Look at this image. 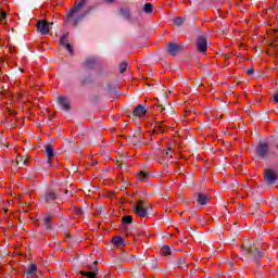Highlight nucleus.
Returning a JSON list of instances; mask_svg holds the SVG:
<instances>
[{"label": "nucleus", "instance_id": "obj_1", "mask_svg": "<svg viewBox=\"0 0 278 278\" xmlns=\"http://www.w3.org/2000/svg\"><path fill=\"white\" fill-rule=\"evenodd\" d=\"M87 3H88V0H80L78 2H75L72 10L67 13V18H72V23H73L74 27H77V25H79V23H81V21H84V18H86V16H88V14H90V12H92V10H94V7H89L83 14L75 15Z\"/></svg>", "mask_w": 278, "mask_h": 278}, {"label": "nucleus", "instance_id": "obj_2", "mask_svg": "<svg viewBox=\"0 0 278 278\" xmlns=\"http://www.w3.org/2000/svg\"><path fill=\"white\" fill-rule=\"evenodd\" d=\"M254 155L256 160H263L264 162L269 160L270 155H274V157H278V143L276 144L275 150L270 152V146L268 144V142L260 140L258 144L254 150Z\"/></svg>", "mask_w": 278, "mask_h": 278}, {"label": "nucleus", "instance_id": "obj_3", "mask_svg": "<svg viewBox=\"0 0 278 278\" xmlns=\"http://www.w3.org/2000/svg\"><path fill=\"white\" fill-rule=\"evenodd\" d=\"M243 250L252 257L254 264L260 266V262H262V257H264V252L260 251L255 244L250 245L249 248H243Z\"/></svg>", "mask_w": 278, "mask_h": 278}, {"label": "nucleus", "instance_id": "obj_4", "mask_svg": "<svg viewBox=\"0 0 278 278\" xmlns=\"http://www.w3.org/2000/svg\"><path fill=\"white\" fill-rule=\"evenodd\" d=\"M134 212L135 214H137V216H140L141 218H147L149 216V206L147 205V202L140 200L137 205H135Z\"/></svg>", "mask_w": 278, "mask_h": 278}, {"label": "nucleus", "instance_id": "obj_5", "mask_svg": "<svg viewBox=\"0 0 278 278\" xmlns=\"http://www.w3.org/2000/svg\"><path fill=\"white\" fill-rule=\"evenodd\" d=\"M50 25H53V23H49L47 20H39L37 22V31H39L41 36H47L49 31H51Z\"/></svg>", "mask_w": 278, "mask_h": 278}, {"label": "nucleus", "instance_id": "obj_6", "mask_svg": "<svg viewBox=\"0 0 278 278\" xmlns=\"http://www.w3.org/2000/svg\"><path fill=\"white\" fill-rule=\"evenodd\" d=\"M166 47H167V53H169V55H173V56L177 55L179 51H184V45L181 43L168 42Z\"/></svg>", "mask_w": 278, "mask_h": 278}, {"label": "nucleus", "instance_id": "obj_7", "mask_svg": "<svg viewBox=\"0 0 278 278\" xmlns=\"http://www.w3.org/2000/svg\"><path fill=\"white\" fill-rule=\"evenodd\" d=\"M197 49L200 53H205L207 51V38L200 35L197 40Z\"/></svg>", "mask_w": 278, "mask_h": 278}, {"label": "nucleus", "instance_id": "obj_8", "mask_svg": "<svg viewBox=\"0 0 278 278\" xmlns=\"http://www.w3.org/2000/svg\"><path fill=\"white\" fill-rule=\"evenodd\" d=\"M128 140L130 144H135V147H137V144L142 142V132H140V130H135L132 135L128 136Z\"/></svg>", "mask_w": 278, "mask_h": 278}, {"label": "nucleus", "instance_id": "obj_9", "mask_svg": "<svg viewBox=\"0 0 278 278\" xmlns=\"http://www.w3.org/2000/svg\"><path fill=\"white\" fill-rule=\"evenodd\" d=\"M89 270L91 271L80 270L79 274L83 277L97 278V274L99 273V268H97V265H93V264L89 265Z\"/></svg>", "mask_w": 278, "mask_h": 278}, {"label": "nucleus", "instance_id": "obj_10", "mask_svg": "<svg viewBox=\"0 0 278 278\" xmlns=\"http://www.w3.org/2000/svg\"><path fill=\"white\" fill-rule=\"evenodd\" d=\"M58 104L61 105V109L64 112H71V100H68L66 97L64 96L59 97Z\"/></svg>", "mask_w": 278, "mask_h": 278}, {"label": "nucleus", "instance_id": "obj_11", "mask_svg": "<svg viewBox=\"0 0 278 278\" xmlns=\"http://www.w3.org/2000/svg\"><path fill=\"white\" fill-rule=\"evenodd\" d=\"M264 180L268 185L277 184V176L273 173V169H266L264 173Z\"/></svg>", "mask_w": 278, "mask_h": 278}, {"label": "nucleus", "instance_id": "obj_12", "mask_svg": "<svg viewBox=\"0 0 278 278\" xmlns=\"http://www.w3.org/2000/svg\"><path fill=\"white\" fill-rule=\"evenodd\" d=\"M119 14H121V16H123V18H126V21H129V18H130V25L138 23V17H131L129 10H127L125 8L119 9Z\"/></svg>", "mask_w": 278, "mask_h": 278}, {"label": "nucleus", "instance_id": "obj_13", "mask_svg": "<svg viewBox=\"0 0 278 278\" xmlns=\"http://www.w3.org/2000/svg\"><path fill=\"white\" fill-rule=\"evenodd\" d=\"M60 46L65 47L68 53H73V46L68 43V33L62 35V37L60 38Z\"/></svg>", "mask_w": 278, "mask_h": 278}, {"label": "nucleus", "instance_id": "obj_14", "mask_svg": "<svg viewBox=\"0 0 278 278\" xmlns=\"http://www.w3.org/2000/svg\"><path fill=\"white\" fill-rule=\"evenodd\" d=\"M58 199V193L53 191H47L45 195H41V201L45 203H53Z\"/></svg>", "mask_w": 278, "mask_h": 278}, {"label": "nucleus", "instance_id": "obj_15", "mask_svg": "<svg viewBox=\"0 0 278 278\" xmlns=\"http://www.w3.org/2000/svg\"><path fill=\"white\" fill-rule=\"evenodd\" d=\"M144 114H147V106L142 104L137 105L132 111L134 116L142 117Z\"/></svg>", "mask_w": 278, "mask_h": 278}, {"label": "nucleus", "instance_id": "obj_16", "mask_svg": "<svg viewBox=\"0 0 278 278\" xmlns=\"http://www.w3.org/2000/svg\"><path fill=\"white\" fill-rule=\"evenodd\" d=\"M17 166H29V157L18 154L15 160Z\"/></svg>", "mask_w": 278, "mask_h": 278}, {"label": "nucleus", "instance_id": "obj_17", "mask_svg": "<svg viewBox=\"0 0 278 278\" xmlns=\"http://www.w3.org/2000/svg\"><path fill=\"white\" fill-rule=\"evenodd\" d=\"M111 242L114 247H125L127 244V241H125L121 236L113 237Z\"/></svg>", "mask_w": 278, "mask_h": 278}, {"label": "nucleus", "instance_id": "obj_18", "mask_svg": "<svg viewBox=\"0 0 278 278\" xmlns=\"http://www.w3.org/2000/svg\"><path fill=\"white\" fill-rule=\"evenodd\" d=\"M96 65H97V59L94 56H89L84 62L85 68H94Z\"/></svg>", "mask_w": 278, "mask_h": 278}, {"label": "nucleus", "instance_id": "obj_19", "mask_svg": "<svg viewBox=\"0 0 278 278\" xmlns=\"http://www.w3.org/2000/svg\"><path fill=\"white\" fill-rule=\"evenodd\" d=\"M46 149V155L48 157V164H51V157H54L55 153L53 152V147L51 144H47L45 147Z\"/></svg>", "mask_w": 278, "mask_h": 278}, {"label": "nucleus", "instance_id": "obj_20", "mask_svg": "<svg viewBox=\"0 0 278 278\" xmlns=\"http://www.w3.org/2000/svg\"><path fill=\"white\" fill-rule=\"evenodd\" d=\"M36 273H38V266H36V264H30L25 270V275H27V277H31L36 275Z\"/></svg>", "mask_w": 278, "mask_h": 278}, {"label": "nucleus", "instance_id": "obj_21", "mask_svg": "<svg viewBox=\"0 0 278 278\" xmlns=\"http://www.w3.org/2000/svg\"><path fill=\"white\" fill-rule=\"evenodd\" d=\"M197 201L199 205H207V194L199 192Z\"/></svg>", "mask_w": 278, "mask_h": 278}, {"label": "nucleus", "instance_id": "obj_22", "mask_svg": "<svg viewBox=\"0 0 278 278\" xmlns=\"http://www.w3.org/2000/svg\"><path fill=\"white\" fill-rule=\"evenodd\" d=\"M53 218V215L51 213H47L46 216L43 217V225L46 229H51V220Z\"/></svg>", "mask_w": 278, "mask_h": 278}, {"label": "nucleus", "instance_id": "obj_23", "mask_svg": "<svg viewBox=\"0 0 278 278\" xmlns=\"http://www.w3.org/2000/svg\"><path fill=\"white\" fill-rule=\"evenodd\" d=\"M178 268H181L182 270H185V268H188V263H186V258H178L176 262Z\"/></svg>", "mask_w": 278, "mask_h": 278}, {"label": "nucleus", "instance_id": "obj_24", "mask_svg": "<svg viewBox=\"0 0 278 278\" xmlns=\"http://www.w3.org/2000/svg\"><path fill=\"white\" fill-rule=\"evenodd\" d=\"M184 23H186V17L178 16L174 18V25H176L177 27H181Z\"/></svg>", "mask_w": 278, "mask_h": 278}, {"label": "nucleus", "instance_id": "obj_25", "mask_svg": "<svg viewBox=\"0 0 278 278\" xmlns=\"http://www.w3.org/2000/svg\"><path fill=\"white\" fill-rule=\"evenodd\" d=\"M170 253H172L170 247H168V245H163V247L161 248V254H162V255L167 256V255H170Z\"/></svg>", "mask_w": 278, "mask_h": 278}, {"label": "nucleus", "instance_id": "obj_26", "mask_svg": "<svg viewBox=\"0 0 278 278\" xmlns=\"http://www.w3.org/2000/svg\"><path fill=\"white\" fill-rule=\"evenodd\" d=\"M143 12H146V14H151L153 12V4L146 3L143 5Z\"/></svg>", "mask_w": 278, "mask_h": 278}, {"label": "nucleus", "instance_id": "obj_27", "mask_svg": "<svg viewBox=\"0 0 278 278\" xmlns=\"http://www.w3.org/2000/svg\"><path fill=\"white\" fill-rule=\"evenodd\" d=\"M122 223H123L124 225H131V223H134V217H131V216H129V215L124 216V217L122 218Z\"/></svg>", "mask_w": 278, "mask_h": 278}, {"label": "nucleus", "instance_id": "obj_28", "mask_svg": "<svg viewBox=\"0 0 278 278\" xmlns=\"http://www.w3.org/2000/svg\"><path fill=\"white\" fill-rule=\"evenodd\" d=\"M138 179L139 181H147V179H149V175L144 172H140L139 175H138Z\"/></svg>", "mask_w": 278, "mask_h": 278}, {"label": "nucleus", "instance_id": "obj_29", "mask_svg": "<svg viewBox=\"0 0 278 278\" xmlns=\"http://www.w3.org/2000/svg\"><path fill=\"white\" fill-rule=\"evenodd\" d=\"M127 66H129V63H127L126 61H124L123 63H121L119 65V73H125V71H127Z\"/></svg>", "mask_w": 278, "mask_h": 278}, {"label": "nucleus", "instance_id": "obj_30", "mask_svg": "<svg viewBox=\"0 0 278 278\" xmlns=\"http://www.w3.org/2000/svg\"><path fill=\"white\" fill-rule=\"evenodd\" d=\"M5 18H8V13L5 12H0V25L4 24Z\"/></svg>", "mask_w": 278, "mask_h": 278}, {"label": "nucleus", "instance_id": "obj_31", "mask_svg": "<svg viewBox=\"0 0 278 278\" xmlns=\"http://www.w3.org/2000/svg\"><path fill=\"white\" fill-rule=\"evenodd\" d=\"M76 216H84L86 214V208L78 207L75 210Z\"/></svg>", "mask_w": 278, "mask_h": 278}, {"label": "nucleus", "instance_id": "obj_32", "mask_svg": "<svg viewBox=\"0 0 278 278\" xmlns=\"http://www.w3.org/2000/svg\"><path fill=\"white\" fill-rule=\"evenodd\" d=\"M125 160H127V156H122L121 161H116L117 163L121 162V164H117L118 168H123V164H125Z\"/></svg>", "mask_w": 278, "mask_h": 278}, {"label": "nucleus", "instance_id": "obj_33", "mask_svg": "<svg viewBox=\"0 0 278 278\" xmlns=\"http://www.w3.org/2000/svg\"><path fill=\"white\" fill-rule=\"evenodd\" d=\"M170 151H172V149H170V147H168L167 150L164 152L165 160L168 157V155H170Z\"/></svg>", "mask_w": 278, "mask_h": 278}, {"label": "nucleus", "instance_id": "obj_34", "mask_svg": "<svg viewBox=\"0 0 278 278\" xmlns=\"http://www.w3.org/2000/svg\"><path fill=\"white\" fill-rule=\"evenodd\" d=\"M248 75H255V70L253 67H250L247 70Z\"/></svg>", "mask_w": 278, "mask_h": 278}, {"label": "nucleus", "instance_id": "obj_35", "mask_svg": "<svg viewBox=\"0 0 278 278\" xmlns=\"http://www.w3.org/2000/svg\"><path fill=\"white\" fill-rule=\"evenodd\" d=\"M75 153H81V148H79V146H75L74 144V150Z\"/></svg>", "mask_w": 278, "mask_h": 278}, {"label": "nucleus", "instance_id": "obj_36", "mask_svg": "<svg viewBox=\"0 0 278 278\" xmlns=\"http://www.w3.org/2000/svg\"><path fill=\"white\" fill-rule=\"evenodd\" d=\"M127 257H129L128 253H125V254L121 255V260H123L124 262H127Z\"/></svg>", "mask_w": 278, "mask_h": 278}, {"label": "nucleus", "instance_id": "obj_37", "mask_svg": "<svg viewBox=\"0 0 278 278\" xmlns=\"http://www.w3.org/2000/svg\"><path fill=\"white\" fill-rule=\"evenodd\" d=\"M157 110H160L161 112H166V108H164V105H162V104H159L157 105Z\"/></svg>", "mask_w": 278, "mask_h": 278}, {"label": "nucleus", "instance_id": "obj_38", "mask_svg": "<svg viewBox=\"0 0 278 278\" xmlns=\"http://www.w3.org/2000/svg\"><path fill=\"white\" fill-rule=\"evenodd\" d=\"M65 147H71V144H74L73 141L66 139L64 142Z\"/></svg>", "mask_w": 278, "mask_h": 278}, {"label": "nucleus", "instance_id": "obj_39", "mask_svg": "<svg viewBox=\"0 0 278 278\" xmlns=\"http://www.w3.org/2000/svg\"><path fill=\"white\" fill-rule=\"evenodd\" d=\"M274 101L275 103H278V92L274 94Z\"/></svg>", "mask_w": 278, "mask_h": 278}, {"label": "nucleus", "instance_id": "obj_40", "mask_svg": "<svg viewBox=\"0 0 278 278\" xmlns=\"http://www.w3.org/2000/svg\"><path fill=\"white\" fill-rule=\"evenodd\" d=\"M98 212H99V214H103V212H104V211H103V206H99V207H98Z\"/></svg>", "mask_w": 278, "mask_h": 278}, {"label": "nucleus", "instance_id": "obj_41", "mask_svg": "<svg viewBox=\"0 0 278 278\" xmlns=\"http://www.w3.org/2000/svg\"><path fill=\"white\" fill-rule=\"evenodd\" d=\"M169 112V114H175V111L173 110V106L169 108V110H167Z\"/></svg>", "mask_w": 278, "mask_h": 278}, {"label": "nucleus", "instance_id": "obj_42", "mask_svg": "<svg viewBox=\"0 0 278 278\" xmlns=\"http://www.w3.org/2000/svg\"><path fill=\"white\" fill-rule=\"evenodd\" d=\"M9 89V87H5V86H2V87H0V92H1V90H8Z\"/></svg>", "mask_w": 278, "mask_h": 278}, {"label": "nucleus", "instance_id": "obj_43", "mask_svg": "<svg viewBox=\"0 0 278 278\" xmlns=\"http://www.w3.org/2000/svg\"><path fill=\"white\" fill-rule=\"evenodd\" d=\"M159 129H160L161 134H164V128H162V126H159Z\"/></svg>", "mask_w": 278, "mask_h": 278}, {"label": "nucleus", "instance_id": "obj_44", "mask_svg": "<svg viewBox=\"0 0 278 278\" xmlns=\"http://www.w3.org/2000/svg\"><path fill=\"white\" fill-rule=\"evenodd\" d=\"M92 265H93V266H98V265H99V261H94V262L92 263Z\"/></svg>", "mask_w": 278, "mask_h": 278}, {"label": "nucleus", "instance_id": "obj_45", "mask_svg": "<svg viewBox=\"0 0 278 278\" xmlns=\"http://www.w3.org/2000/svg\"><path fill=\"white\" fill-rule=\"evenodd\" d=\"M65 194H73V191L65 190Z\"/></svg>", "mask_w": 278, "mask_h": 278}, {"label": "nucleus", "instance_id": "obj_46", "mask_svg": "<svg viewBox=\"0 0 278 278\" xmlns=\"http://www.w3.org/2000/svg\"><path fill=\"white\" fill-rule=\"evenodd\" d=\"M108 3H112L114 2L115 0H105Z\"/></svg>", "mask_w": 278, "mask_h": 278}, {"label": "nucleus", "instance_id": "obj_47", "mask_svg": "<svg viewBox=\"0 0 278 278\" xmlns=\"http://www.w3.org/2000/svg\"><path fill=\"white\" fill-rule=\"evenodd\" d=\"M274 49H276V51H278V45H275V46H274Z\"/></svg>", "mask_w": 278, "mask_h": 278}, {"label": "nucleus", "instance_id": "obj_48", "mask_svg": "<svg viewBox=\"0 0 278 278\" xmlns=\"http://www.w3.org/2000/svg\"><path fill=\"white\" fill-rule=\"evenodd\" d=\"M277 66H278V61H276L274 70L277 68Z\"/></svg>", "mask_w": 278, "mask_h": 278}, {"label": "nucleus", "instance_id": "obj_49", "mask_svg": "<svg viewBox=\"0 0 278 278\" xmlns=\"http://www.w3.org/2000/svg\"><path fill=\"white\" fill-rule=\"evenodd\" d=\"M87 81H88V80L85 78V79L83 80V84H84V85H86V84H87Z\"/></svg>", "mask_w": 278, "mask_h": 278}, {"label": "nucleus", "instance_id": "obj_50", "mask_svg": "<svg viewBox=\"0 0 278 278\" xmlns=\"http://www.w3.org/2000/svg\"><path fill=\"white\" fill-rule=\"evenodd\" d=\"M134 257H135L134 255L130 256V262H134Z\"/></svg>", "mask_w": 278, "mask_h": 278}, {"label": "nucleus", "instance_id": "obj_51", "mask_svg": "<svg viewBox=\"0 0 278 278\" xmlns=\"http://www.w3.org/2000/svg\"><path fill=\"white\" fill-rule=\"evenodd\" d=\"M119 190H125V186H122V187L119 188Z\"/></svg>", "mask_w": 278, "mask_h": 278}, {"label": "nucleus", "instance_id": "obj_52", "mask_svg": "<svg viewBox=\"0 0 278 278\" xmlns=\"http://www.w3.org/2000/svg\"><path fill=\"white\" fill-rule=\"evenodd\" d=\"M229 266H233V262H229Z\"/></svg>", "mask_w": 278, "mask_h": 278}, {"label": "nucleus", "instance_id": "obj_53", "mask_svg": "<svg viewBox=\"0 0 278 278\" xmlns=\"http://www.w3.org/2000/svg\"><path fill=\"white\" fill-rule=\"evenodd\" d=\"M21 73H23V68H20Z\"/></svg>", "mask_w": 278, "mask_h": 278}, {"label": "nucleus", "instance_id": "obj_54", "mask_svg": "<svg viewBox=\"0 0 278 278\" xmlns=\"http://www.w3.org/2000/svg\"><path fill=\"white\" fill-rule=\"evenodd\" d=\"M270 11H273V8H269Z\"/></svg>", "mask_w": 278, "mask_h": 278}]
</instances>
